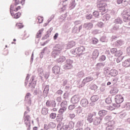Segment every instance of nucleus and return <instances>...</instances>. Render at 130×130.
Here are the masks:
<instances>
[{
	"instance_id": "1",
	"label": "nucleus",
	"mask_w": 130,
	"mask_h": 130,
	"mask_svg": "<svg viewBox=\"0 0 130 130\" xmlns=\"http://www.w3.org/2000/svg\"><path fill=\"white\" fill-rule=\"evenodd\" d=\"M107 0H98L97 5V8L99 10L101 15H103L106 13V7L107 5L105 3Z\"/></svg>"
},
{
	"instance_id": "2",
	"label": "nucleus",
	"mask_w": 130,
	"mask_h": 130,
	"mask_svg": "<svg viewBox=\"0 0 130 130\" xmlns=\"http://www.w3.org/2000/svg\"><path fill=\"white\" fill-rule=\"evenodd\" d=\"M117 51V49L114 48L110 49L111 53L110 52H109V51L107 52L108 53L107 56L110 61H111L110 62L111 66H113V64H114V62L115 61V60L116 59L114 58L113 54L115 55V54H116Z\"/></svg>"
},
{
	"instance_id": "3",
	"label": "nucleus",
	"mask_w": 130,
	"mask_h": 130,
	"mask_svg": "<svg viewBox=\"0 0 130 130\" xmlns=\"http://www.w3.org/2000/svg\"><path fill=\"white\" fill-rule=\"evenodd\" d=\"M97 114L95 112L89 113L86 115V120L88 123H92Z\"/></svg>"
},
{
	"instance_id": "4",
	"label": "nucleus",
	"mask_w": 130,
	"mask_h": 130,
	"mask_svg": "<svg viewBox=\"0 0 130 130\" xmlns=\"http://www.w3.org/2000/svg\"><path fill=\"white\" fill-rule=\"evenodd\" d=\"M93 80H94V78H93V77L91 76L85 78L83 79L81 83L79 85V88H82V87H84V86H85L86 84L89 83V82H91V81H93Z\"/></svg>"
},
{
	"instance_id": "5",
	"label": "nucleus",
	"mask_w": 130,
	"mask_h": 130,
	"mask_svg": "<svg viewBox=\"0 0 130 130\" xmlns=\"http://www.w3.org/2000/svg\"><path fill=\"white\" fill-rule=\"evenodd\" d=\"M121 16L123 19L127 20L128 17H130V9L125 8L121 13Z\"/></svg>"
},
{
	"instance_id": "6",
	"label": "nucleus",
	"mask_w": 130,
	"mask_h": 130,
	"mask_svg": "<svg viewBox=\"0 0 130 130\" xmlns=\"http://www.w3.org/2000/svg\"><path fill=\"white\" fill-rule=\"evenodd\" d=\"M75 127V123L73 121H70L68 125H64L63 124V126L62 127V129H72Z\"/></svg>"
},
{
	"instance_id": "7",
	"label": "nucleus",
	"mask_w": 130,
	"mask_h": 130,
	"mask_svg": "<svg viewBox=\"0 0 130 130\" xmlns=\"http://www.w3.org/2000/svg\"><path fill=\"white\" fill-rule=\"evenodd\" d=\"M63 68L65 70H70V69L73 68V60L68 59L66 60V63L64 65Z\"/></svg>"
},
{
	"instance_id": "8",
	"label": "nucleus",
	"mask_w": 130,
	"mask_h": 130,
	"mask_svg": "<svg viewBox=\"0 0 130 130\" xmlns=\"http://www.w3.org/2000/svg\"><path fill=\"white\" fill-rule=\"evenodd\" d=\"M101 121H102V118L100 117L95 116L93 119V121H92L93 125L95 126H98L101 123Z\"/></svg>"
},
{
	"instance_id": "9",
	"label": "nucleus",
	"mask_w": 130,
	"mask_h": 130,
	"mask_svg": "<svg viewBox=\"0 0 130 130\" xmlns=\"http://www.w3.org/2000/svg\"><path fill=\"white\" fill-rule=\"evenodd\" d=\"M123 97L121 95L118 94L115 96V101L118 104H121L123 102Z\"/></svg>"
},
{
	"instance_id": "10",
	"label": "nucleus",
	"mask_w": 130,
	"mask_h": 130,
	"mask_svg": "<svg viewBox=\"0 0 130 130\" xmlns=\"http://www.w3.org/2000/svg\"><path fill=\"white\" fill-rule=\"evenodd\" d=\"M79 101H80V96L78 95H74L71 99V102L72 104H77L79 103Z\"/></svg>"
},
{
	"instance_id": "11",
	"label": "nucleus",
	"mask_w": 130,
	"mask_h": 130,
	"mask_svg": "<svg viewBox=\"0 0 130 130\" xmlns=\"http://www.w3.org/2000/svg\"><path fill=\"white\" fill-rule=\"evenodd\" d=\"M114 129V121L112 120L107 123V126L106 130H113Z\"/></svg>"
},
{
	"instance_id": "12",
	"label": "nucleus",
	"mask_w": 130,
	"mask_h": 130,
	"mask_svg": "<svg viewBox=\"0 0 130 130\" xmlns=\"http://www.w3.org/2000/svg\"><path fill=\"white\" fill-rule=\"evenodd\" d=\"M25 101L26 103H27L28 105H31V93H26L25 96Z\"/></svg>"
},
{
	"instance_id": "13",
	"label": "nucleus",
	"mask_w": 130,
	"mask_h": 130,
	"mask_svg": "<svg viewBox=\"0 0 130 130\" xmlns=\"http://www.w3.org/2000/svg\"><path fill=\"white\" fill-rule=\"evenodd\" d=\"M52 71L53 74L57 75L59 74V72H60V68L58 66H54L52 69Z\"/></svg>"
},
{
	"instance_id": "14",
	"label": "nucleus",
	"mask_w": 130,
	"mask_h": 130,
	"mask_svg": "<svg viewBox=\"0 0 130 130\" xmlns=\"http://www.w3.org/2000/svg\"><path fill=\"white\" fill-rule=\"evenodd\" d=\"M89 105V102H88V100L86 99H83L80 101V105L82 106V107H87Z\"/></svg>"
},
{
	"instance_id": "15",
	"label": "nucleus",
	"mask_w": 130,
	"mask_h": 130,
	"mask_svg": "<svg viewBox=\"0 0 130 130\" xmlns=\"http://www.w3.org/2000/svg\"><path fill=\"white\" fill-rule=\"evenodd\" d=\"M48 92H49V85H46L43 91V95L45 98V97H47V94H48Z\"/></svg>"
},
{
	"instance_id": "16",
	"label": "nucleus",
	"mask_w": 130,
	"mask_h": 130,
	"mask_svg": "<svg viewBox=\"0 0 130 130\" xmlns=\"http://www.w3.org/2000/svg\"><path fill=\"white\" fill-rule=\"evenodd\" d=\"M83 28L86 30H91L93 28V24L92 23H86L83 25Z\"/></svg>"
},
{
	"instance_id": "17",
	"label": "nucleus",
	"mask_w": 130,
	"mask_h": 130,
	"mask_svg": "<svg viewBox=\"0 0 130 130\" xmlns=\"http://www.w3.org/2000/svg\"><path fill=\"white\" fill-rule=\"evenodd\" d=\"M76 48V50H77L78 52L79 56H81V55L83 54V53L85 51V47L84 46H80Z\"/></svg>"
},
{
	"instance_id": "18",
	"label": "nucleus",
	"mask_w": 130,
	"mask_h": 130,
	"mask_svg": "<svg viewBox=\"0 0 130 130\" xmlns=\"http://www.w3.org/2000/svg\"><path fill=\"white\" fill-rule=\"evenodd\" d=\"M114 44L115 46L116 47H120L121 46H122L123 44H124V42L122 41V40H119L116 41Z\"/></svg>"
},
{
	"instance_id": "19",
	"label": "nucleus",
	"mask_w": 130,
	"mask_h": 130,
	"mask_svg": "<svg viewBox=\"0 0 130 130\" xmlns=\"http://www.w3.org/2000/svg\"><path fill=\"white\" fill-rule=\"evenodd\" d=\"M105 66V62H99L95 65V70L100 71L101 68H104Z\"/></svg>"
},
{
	"instance_id": "20",
	"label": "nucleus",
	"mask_w": 130,
	"mask_h": 130,
	"mask_svg": "<svg viewBox=\"0 0 130 130\" xmlns=\"http://www.w3.org/2000/svg\"><path fill=\"white\" fill-rule=\"evenodd\" d=\"M118 72L115 69H112L110 71L109 75L111 76V77H116L117 76Z\"/></svg>"
},
{
	"instance_id": "21",
	"label": "nucleus",
	"mask_w": 130,
	"mask_h": 130,
	"mask_svg": "<svg viewBox=\"0 0 130 130\" xmlns=\"http://www.w3.org/2000/svg\"><path fill=\"white\" fill-rule=\"evenodd\" d=\"M53 49L56 51H59V50H61V49H62V45L60 44H56L54 46Z\"/></svg>"
},
{
	"instance_id": "22",
	"label": "nucleus",
	"mask_w": 130,
	"mask_h": 130,
	"mask_svg": "<svg viewBox=\"0 0 130 130\" xmlns=\"http://www.w3.org/2000/svg\"><path fill=\"white\" fill-rule=\"evenodd\" d=\"M122 66L125 67V68H128V67H130V58L126 59L122 62Z\"/></svg>"
},
{
	"instance_id": "23",
	"label": "nucleus",
	"mask_w": 130,
	"mask_h": 130,
	"mask_svg": "<svg viewBox=\"0 0 130 130\" xmlns=\"http://www.w3.org/2000/svg\"><path fill=\"white\" fill-rule=\"evenodd\" d=\"M49 110L48 109V108H47L46 107H44L42 108L41 110V113L43 114V115H46L48 114V111Z\"/></svg>"
},
{
	"instance_id": "24",
	"label": "nucleus",
	"mask_w": 130,
	"mask_h": 130,
	"mask_svg": "<svg viewBox=\"0 0 130 130\" xmlns=\"http://www.w3.org/2000/svg\"><path fill=\"white\" fill-rule=\"evenodd\" d=\"M77 78L78 79H82L85 77V72L84 71H80L76 75Z\"/></svg>"
},
{
	"instance_id": "25",
	"label": "nucleus",
	"mask_w": 130,
	"mask_h": 130,
	"mask_svg": "<svg viewBox=\"0 0 130 130\" xmlns=\"http://www.w3.org/2000/svg\"><path fill=\"white\" fill-rule=\"evenodd\" d=\"M98 114L99 115V117H103L104 116H105L106 114H107V111L105 110H101L99 111Z\"/></svg>"
},
{
	"instance_id": "26",
	"label": "nucleus",
	"mask_w": 130,
	"mask_h": 130,
	"mask_svg": "<svg viewBox=\"0 0 130 130\" xmlns=\"http://www.w3.org/2000/svg\"><path fill=\"white\" fill-rule=\"evenodd\" d=\"M90 100L92 102H96L99 100V96L98 95H92L90 98Z\"/></svg>"
},
{
	"instance_id": "27",
	"label": "nucleus",
	"mask_w": 130,
	"mask_h": 130,
	"mask_svg": "<svg viewBox=\"0 0 130 130\" xmlns=\"http://www.w3.org/2000/svg\"><path fill=\"white\" fill-rule=\"evenodd\" d=\"M51 55L54 58H56L59 55V52L53 50L51 53Z\"/></svg>"
},
{
	"instance_id": "28",
	"label": "nucleus",
	"mask_w": 130,
	"mask_h": 130,
	"mask_svg": "<svg viewBox=\"0 0 130 130\" xmlns=\"http://www.w3.org/2000/svg\"><path fill=\"white\" fill-rule=\"evenodd\" d=\"M66 60V57L63 56H61L59 57V58L57 59V62H58L59 63H61L62 62H63Z\"/></svg>"
},
{
	"instance_id": "29",
	"label": "nucleus",
	"mask_w": 130,
	"mask_h": 130,
	"mask_svg": "<svg viewBox=\"0 0 130 130\" xmlns=\"http://www.w3.org/2000/svg\"><path fill=\"white\" fill-rule=\"evenodd\" d=\"M63 119V116H62V115L58 114L56 119L57 122H60L61 121H62Z\"/></svg>"
},
{
	"instance_id": "30",
	"label": "nucleus",
	"mask_w": 130,
	"mask_h": 130,
	"mask_svg": "<svg viewBox=\"0 0 130 130\" xmlns=\"http://www.w3.org/2000/svg\"><path fill=\"white\" fill-rule=\"evenodd\" d=\"M76 7V2L75 0H71L70 4L69 5V8L70 10L74 9Z\"/></svg>"
},
{
	"instance_id": "31",
	"label": "nucleus",
	"mask_w": 130,
	"mask_h": 130,
	"mask_svg": "<svg viewBox=\"0 0 130 130\" xmlns=\"http://www.w3.org/2000/svg\"><path fill=\"white\" fill-rule=\"evenodd\" d=\"M110 93L112 95L117 94V93H118V89H117L116 87H114L110 91Z\"/></svg>"
},
{
	"instance_id": "32",
	"label": "nucleus",
	"mask_w": 130,
	"mask_h": 130,
	"mask_svg": "<svg viewBox=\"0 0 130 130\" xmlns=\"http://www.w3.org/2000/svg\"><path fill=\"white\" fill-rule=\"evenodd\" d=\"M92 55L93 58H97L98 56H99V51L97 50H95L92 53Z\"/></svg>"
},
{
	"instance_id": "33",
	"label": "nucleus",
	"mask_w": 130,
	"mask_h": 130,
	"mask_svg": "<svg viewBox=\"0 0 130 130\" xmlns=\"http://www.w3.org/2000/svg\"><path fill=\"white\" fill-rule=\"evenodd\" d=\"M115 24H122V20L120 18H117L114 21Z\"/></svg>"
},
{
	"instance_id": "34",
	"label": "nucleus",
	"mask_w": 130,
	"mask_h": 130,
	"mask_svg": "<svg viewBox=\"0 0 130 130\" xmlns=\"http://www.w3.org/2000/svg\"><path fill=\"white\" fill-rule=\"evenodd\" d=\"M61 108H64L67 109L68 108V102L67 101H64L61 103Z\"/></svg>"
},
{
	"instance_id": "35",
	"label": "nucleus",
	"mask_w": 130,
	"mask_h": 130,
	"mask_svg": "<svg viewBox=\"0 0 130 130\" xmlns=\"http://www.w3.org/2000/svg\"><path fill=\"white\" fill-rule=\"evenodd\" d=\"M44 30V28H42L40 30H39V32L37 34L36 38H39V37H41V34Z\"/></svg>"
},
{
	"instance_id": "36",
	"label": "nucleus",
	"mask_w": 130,
	"mask_h": 130,
	"mask_svg": "<svg viewBox=\"0 0 130 130\" xmlns=\"http://www.w3.org/2000/svg\"><path fill=\"white\" fill-rule=\"evenodd\" d=\"M49 127L50 128H55L56 125L53 122H51L49 124Z\"/></svg>"
},
{
	"instance_id": "37",
	"label": "nucleus",
	"mask_w": 130,
	"mask_h": 130,
	"mask_svg": "<svg viewBox=\"0 0 130 130\" xmlns=\"http://www.w3.org/2000/svg\"><path fill=\"white\" fill-rule=\"evenodd\" d=\"M93 16L95 17V18H99V16L100 15V12L98 11H95L93 12Z\"/></svg>"
},
{
	"instance_id": "38",
	"label": "nucleus",
	"mask_w": 130,
	"mask_h": 130,
	"mask_svg": "<svg viewBox=\"0 0 130 130\" xmlns=\"http://www.w3.org/2000/svg\"><path fill=\"white\" fill-rule=\"evenodd\" d=\"M106 59V56L104 55H102L99 57V61L102 62L104 61Z\"/></svg>"
},
{
	"instance_id": "39",
	"label": "nucleus",
	"mask_w": 130,
	"mask_h": 130,
	"mask_svg": "<svg viewBox=\"0 0 130 130\" xmlns=\"http://www.w3.org/2000/svg\"><path fill=\"white\" fill-rule=\"evenodd\" d=\"M71 52L74 55H77V54H79L78 50H77V48L76 49H74L71 50Z\"/></svg>"
},
{
	"instance_id": "40",
	"label": "nucleus",
	"mask_w": 130,
	"mask_h": 130,
	"mask_svg": "<svg viewBox=\"0 0 130 130\" xmlns=\"http://www.w3.org/2000/svg\"><path fill=\"white\" fill-rule=\"evenodd\" d=\"M56 118V113H51L50 114V118L51 119H55Z\"/></svg>"
},
{
	"instance_id": "41",
	"label": "nucleus",
	"mask_w": 130,
	"mask_h": 130,
	"mask_svg": "<svg viewBox=\"0 0 130 130\" xmlns=\"http://www.w3.org/2000/svg\"><path fill=\"white\" fill-rule=\"evenodd\" d=\"M38 72H39V75L40 76V77H41V76H43L44 73H43V69L42 68H39L38 70Z\"/></svg>"
},
{
	"instance_id": "42",
	"label": "nucleus",
	"mask_w": 130,
	"mask_h": 130,
	"mask_svg": "<svg viewBox=\"0 0 130 130\" xmlns=\"http://www.w3.org/2000/svg\"><path fill=\"white\" fill-rule=\"evenodd\" d=\"M101 42H107V40L106 39V36H103L100 39Z\"/></svg>"
},
{
	"instance_id": "43",
	"label": "nucleus",
	"mask_w": 130,
	"mask_h": 130,
	"mask_svg": "<svg viewBox=\"0 0 130 130\" xmlns=\"http://www.w3.org/2000/svg\"><path fill=\"white\" fill-rule=\"evenodd\" d=\"M85 18L87 20H91V19L93 18V15L91 14L88 13L86 15Z\"/></svg>"
},
{
	"instance_id": "44",
	"label": "nucleus",
	"mask_w": 130,
	"mask_h": 130,
	"mask_svg": "<svg viewBox=\"0 0 130 130\" xmlns=\"http://www.w3.org/2000/svg\"><path fill=\"white\" fill-rule=\"evenodd\" d=\"M13 16H14V19H19V18H20V17L21 16V13L18 12L15 14L13 13Z\"/></svg>"
},
{
	"instance_id": "45",
	"label": "nucleus",
	"mask_w": 130,
	"mask_h": 130,
	"mask_svg": "<svg viewBox=\"0 0 130 130\" xmlns=\"http://www.w3.org/2000/svg\"><path fill=\"white\" fill-rule=\"evenodd\" d=\"M112 117L111 115H108L105 117V120H106V121H109L111 119H112Z\"/></svg>"
},
{
	"instance_id": "46",
	"label": "nucleus",
	"mask_w": 130,
	"mask_h": 130,
	"mask_svg": "<svg viewBox=\"0 0 130 130\" xmlns=\"http://www.w3.org/2000/svg\"><path fill=\"white\" fill-rule=\"evenodd\" d=\"M105 102L107 104H109L110 103H111L112 102V101L111 100V98L108 97L105 100Z\"/></svg>"
},
{
	"instance_id": "47",
	"label": "nucleus",
	"mask_w": 130,
	"mask_h": 130,
	"mask_svg": "<svg viewBox=\"0 0 130 130\" xmlns=\"http://www.w3.org/2000/svg\"><path fill=\"white\" fill-rule=\"evenodd\" d=\"M66 110H67V109H64L63 108H60L59 110V114L61 115H62V114H63V112H64V111H66Z\"/></svg>"
},
{
	"instance_id": "48",
	"label": "nucleus",
	"mask_w": 130,
	"mask_h": 130,
	"mask_svg": "<svg viewBox=\"0 0 130 130\" xmlns=\"http://www.w3.org/2000/svg\"><path fill=\"white\" fill-rule=\"evenodd\" d=\"M83 125H84L83 121H79L77 122V126H78V127H81V126H83Z\"/></svg>"
},
{
	"instance_id": "49",
	"label": "nucleus",
	"mask_w": 130,
	"mask_h": 130,
	"mask_svg": "<svg viewBox=\"0 0 130 130\" xmlns=\"http://www.w3.org/2000/svg\"><path fill=\"white\" fill-rule=\"evenodd\" d=\"M98 39H97L96 38H92L91 40V42L93 44H97V43H98Z\"/></svg>"
},
{
	"instance_id": "50",
	"label": "nucleus",
	"mask_w": 130,
	"mask_h": 130,
	"mask_svg": "<svg viewBox=\"0 0 130 130\" xmlns=\"http://www.w3.org/2000/svg\"><path fill=\"white\" fill-rule=\"evenodd\" d=\"M105 83H103L101 85V88H100V90L101 91V92H104V91H105Z\"/></svg>"
},
{
	"instance_id": "51",
	"label": "nucleus",
	"mask_w": 130,
	"mask_h": 130,
	"mask_svg": "<svg viewBox=\"0 0 130 130\" xmlns=\"http://www.w3.org/2000/svg\"><path fill=\"white\" fill-rule=\"evenodd\" d=\"M121 55H122V52L121 51H117L115 54V56H120Z\"/></svg>"
},
{
	"instance_id": "52",
	"label": "nucleus",
	"mask_w": 130,
	"mask_h": 130,
	"mask_svg": "<svg viewBox=\"0 0 130 130\" xmlns=\"http://www.w3.org/2000/svg\"><path fill=\"white\" fill-rule=\"evenodd\" d=\"M119 29V25L117 24H115L113 27L112 29L114 30V31H117Z\"/></svg>"
},
{
	"instance_id": "53",
	"label": "nucleus",
	"mask_w": 130,
	"mask_h": 130,
	"mask_svg": "<svg viewBox=\"0 0 130 130\" xmlns=\"http://www.w3.org/2000/svg\"><path fill=\"white\" fill-rule=\"evenodd\" d=\"M46 106L47 107H51V101L48 100L46 102Z\"/></svg>"
},
{
	"instance_id": "54",
	"label": "nucleus",
	"mask_w": 130,
	"mask_h": 130,
	"mask_svg": "<svg viewBox=\"0 0 130 130\" xmlns=\"http://www.w3.org/2000/svg\"><path fill=\"white\" fill-rule=\"evenodd\" d=\"M38 20L39 21V23H40V24H41V23L43 22V17L42 16H39L38 17Z\"/></svg>"
},
{
	"instance_id": "55",
	"label": "nucleus",
	"mask_w": 130,
	"mask_h": 130,
	"mask_svg": "<svg viewBox=\"0 0 130 130\" xmlns=\"http://www.w3.org/2000/svg\"><path fill=\"white\" fill-rule=\"evenodd\" d=\"M120 104H118V103H116V104H112V106H113L115 108H119V107H120Z\"/></svg>"
},
{
	"instance_id": "56",
	"label": "nucleus",
	"mask_w": 130,
	"mask_h": 130,
	"mask_svg": "<svg viewBox=\"0 0 130 130\" xmlns=\"http://www.w3.org/2000/svg\"><path fill=\"white\" fill-rule=\"evenodd\" d=\"M24 123L26 124V126H31V122H30V120L24 121Z\"/></svg>"
},
{
	"instance_id": "57",
	"label": "nucleus",
	"mask_w": 130,
	"mask_h": 130,
	"mask_svg": "<svg viewBox=\"0 0 130 130\" xmlns=\"http://www.w3.org/2000/svg\"><path fill=\"white\" fill-rule=\"evenodd\" d=\"M13 9H14V5H11L10 6V11L11 16H13L14 15V13H13Z\"/></svg>"
},
{
	"instance_id": "58",
	"label": "nucleus",
	"mask_w": 130,
	"mask_h": 130,
	"mask_svg": "<svg viewBox=\"0 0 130 130\" xmlns=\"http://www.w3.org/2000/svg\"><path fill=\"white\" fill-rule=\"evenodd\" d=\"M51 106L52 107H55L56 106V103L54 101H51Z\"/></svg>"
},
{
	"instance_id": "59",
	"label": "nucleus",
	"mask_w": 130,
	"mask_h": 130,
	"mask_svg": "<svg viewBox=\"0 0 130 130\" xmlns=\"http://www.w3.org/2000/svg\"><path fill=\"white\" fill-rule=\"evenodd\" d=\"M16 26L18 28V29H22L24 26H23V24L22 23H17L16 24Z\"/></svg>"
},
{
	"instance_id": "60",
	"label": "nucleus",
	"mask_w": 130,
	"mask_h": 130,
	"mask_svg": "<svg viewBox=\"0 0 130 130\" xmlns=\"http://www.w3.org/2000/svg\"><path fill=\"white\" fill-rule=\"evenodd\" d=\"M75 105H71L69 106L68 109H69V110H73V109H75Z\"/></svg>"
},
{
	"instance_id": "61",
	"label": "nucleus",
	"mask_w": 130,
	"mask_h": 130,
	"mask_svg": "<svg viewBox=\"0 0 130 130\" xmlns=\"http://www.w3.org/2000/svg\"><path fill=\"white\" fill-rule=\"evenodd\" d=\"M62 94V91L61 90H58L56 92V94L58 96H60Z\"/></svg>"
},
{
	"instance_id": "62",
	"label": "nucleus",
	"mask_w": 130,
	"mask_h": 130,
	"mask_svg": "<svg viewBox=\"0 0 130 130\" xmlns=\"http://www.w3.org/2000/svg\"><path fill=\"white\" fill-rule=\"evenodd\" d=\"M69 116L71 118V119H73V118H75L76 115L74 113H69Z\"/></svg>"
},
{
	"instance_id": "63",
	"label": "nucleus",
	"mask_w": 130,
	"mask_h": 130,
	"mask_svg": "<svg viewBox=\"0 0 130 130\" xmlns=\"http://www.w3.org/2000/svg\"><path fill=\"white\" fill-rule=\"evenodd\" d=\"M127 4H128V2L126 1H124L123 3L122 2V7H126Z\"/></svg>"
},
{
	"instance_id": "64",
	"label": "nucleus",
	"mask_w": 130,
	"mask_h": 130,
	"mask_svg": "<svg viewBox=\"0 0 130 130\" xmlns=\"http://www.w3.org/2000/svg\"><path fill=\"white\" fill-rule=\"evenodd\" d=\"M126 52L127 54L130 55V46L127 47Z\"/></svg>"
}]
</instances>
